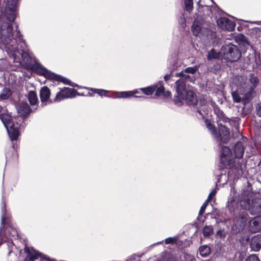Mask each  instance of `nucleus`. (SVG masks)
<instances>
[{"label": "nucleus", "mask_w": 261, "mask_h": 261, "mask_svg": "<svg viewBox=\"0 0 261 261\" xmlns=\"http://www.w3.org/2000/svg\"><path fill=\"white\" fill-rule=\"evenodd\" d=\"M181 22H182L183 23H185V21H186V20H185V18L184 17L181 18Z\"/></svg>", "instance_id": "nucleus-51"}, {"label": "nucleus", "mask_w": 261, "mask_h": 261, "mask_svg": "<svg viewBox=\"0 0 261 261\" xmlns=\"http://www.w3.org/2000/svg\"><path fill=\"white\" fill-rule=\"evenodd\" d=\"M165 97H169L171 96V92L170 91H166V92H164V93H163V94Z\"/></svg>", "instance_id": "nucleus-48"}, {"label": "nucleus", "mask_w": 261, "mask_h": 261, "mask_svg": "<svg viewBox=\"0 0 261 261\" xmlns=\"http://www.w3.org/2000/svg\"><path fill=\"white\" fill-rule=\"evenodd\" d=\"M244 148L241 142H237L234 148V152L236 157L237 158H241L243 156Z\"/></svg>", "instance_id": "nucleus-20"}, {"label": "nucleus", "mask_w": 261, "mask_h": 261, "mask_svg": "<svg viewBox=\"0 0 261 261\" xmlns=\"http://www.w3.org/2000/svg\"><path fill=\"white\" fill-rule=\"evenodd\" d=\"M16 125H20V124H19L18 122H16Z\"/></svg>", "instance_id": "nucleus-54"}, {"label": "nucleus", "mask_w": 261, "mask_h": 261, "mask_svg": "<svg viewBox=\"0 0 261 261\" xmlns=\"http://www.w3.org/2000/svg\"><path fill=\"white\" fill-rule=\"evenodd\" d=\"M217 192V191H216V189H214L209 194L207 198V201H211L212 199V197L213 196H214L216 194Z\"/></svg>", "instance_id": "nucleus-45"}, {"label": "nucleus", "mask_w": 261, "mask_h": 261, "mask_svg": "<svg viewBox=\"0 0 261 261\" xmlns=\"http://www.w3.org/2000/svg\"><path fill=\"white\" fill-rule=\"evenodd\" d=\"M250 247L252 250L257 252L261 248V235L253 236L250 242Z\"/></svg>", "instance_id": "nucleus-17"}, {"label": "nucleus", "mask_w": 261, "mask_h": 261, "mask_svg": "<svg viewBox=\"0 0 261 261\" xmlns=\"http://www.w3.org/2000/svg\"><path fill=\"white\" fill-rule=\"evenodd\" d=\"M19 41H22L20 32L17 30L13 32V28L11 24L7 22H2L0 24V39L3 43L8 44L12 39Z\"/></svg>", "instance_id": "nucleus-2"}, {"label": "nucleus", "mask_w": 261, "mask_h": 261, "mask_svg": "<svg viewBox=\"0 0 261 261\" xmlns=\"http://www.w3.org/2000/svg\"><path fill=\"white\" fill-rule=\"evenodd\" d=\"M41 261H56L54 259L50 258L46 255L42 256Z\"/></svg>", "instance_id": "nucleus-46"}, {"label": "nucleus", "mask_w": 261, "mask_h": 261, "mask_svg": "<svg viewBox=\"0 0 261 261\" xmlns=\"http://www.w3.org/2000/svg\"><path fill=\"white\" fill-rule=\"evenodd\" d=\"M10 95L11 92L10 90L8 88H4L0 94V97L3 99H6L9 97Z\"/></svg>", "instance_id": "nucleus-32"}, {"label": "nucleus", "mask_w": 261, "mask_h": 261, "mask_svg": "<svg viewBox=\"0 0 261 261\" xmlns=\"http://www.w3.org/2000/svg\"><path fill=\"white\" fill-rule=\"evenodd\" d=\"M210 202V201H207V200L206 199V200L204 202V203L203 204V205L201 207L199 212H204L205 210L206 207L207 206H210L212 207V204H209Z\"/></svg>", "instance_id": "nucleus-40"}, {"label": "nucleus", "mask_w": 261, "mask_h": 261, "mask_svg": "<svg viewBox=\"0 0 261 261\" xmlns=\"http://www.w3.org/2000/svg\"><path fill=\"white\" fill-rule=\"evenodd\" d=\"M239 81L241 82L240 84L242 87L245 88V87H247L251 88V89L253 90L259 83L258 78L253 74L250 75L249 80L245 76H241L239 79Z\"/></svg>", "instance_id": "nucleus-8"}, {"label": "nucleus", "mask_w": 261, "mask_h": 261, "mask_svg": "<svg viewBox=\"0 0 261 261\" xmlns=\"http://www.w3.org/2000/svg\"><path fill=\"white\" fill-rule=\"evenodd\" d=\"M164 91V88L163 86H160L158 87V88H156L155 90V95L156 96H160L161 95L163 94Z\"/></svg>", "instance_id": "nucleus-39"}, {"label": "nucleus", "mask_w": 261, "mask_h": 261, "mask_svg": "<svg viewBox=\"0 0 261 261\" xmlns=\"http://www.w3.org/2000/svg\"><path fill=\"white\" fill-rule=\"evenodd\" d=\"M28 99L32 106L36 105L38 102V98L36 93L33 91H30L28 93Z\"/></svg>", "instance_id": "nucleus-24"}, {"label": "nucleus", "mask_w": 261, "mask_h": 261, "mask_svg": "<svg viewBox=\"0 0 261 261\" xmlns=\"http://www.w3.org/2000/svg\"><path fill=\"white\" fill-rule=\"evenodd\" d=\"M256 110L257 111V114L261 117V102L258 105V106L256 107Z\"/></svg>", "instance_id": "nucleus-47"}, {"label": "nucleus", "mask_w": 261, "mask_h": 261, "mask_svg": "<svg viewBox=\"0 0 261 261\" xmlns=\"http://www.w3.org/2000/svg\"><path fill=\"white\" fill-rule=\"evenodd\" d=\"M184 71L180 73L181 79L176 82V92L178 96L182 99L187 100L190 104H197V99L195 94L191 90L186 88L184 80L188 79L190 76Z\"/></svg>", "instance_id": "nucleus-1"}, {"label": "nucleus", "mask_w": 261, "mask_h": 261, "mask_svg": "<svg viewBox=\"0 0 261 261\" xmlns=\"http://www.w3.org/2000/svg\"><path fill=\"white\" fill-rule=\"evenodd\" d=\"M217 22L221 29L229 31L233 30L236 25L233 22L224 17L218 19Z\"/></svg>", "instance_id": "nucleus-12"}, {"label": "nucleus", "mask_w": 261, "mask_h": 261, "mask_svg": "<svg viewBox=\"0 0 261 261\" xmlns=\"http://www.w3.org/2000/svg\"><path fill=\"white\" fill-rule=\"evenodd\" d=\"M181 100H185V99H181L180 97H179V96L177 95V97H175V99H174L175 104H176V105H181ZM186 101H187V102L189 105H195V104H190V103H189L187 100H186Z\"/></svg>", "instance_id": "nucleus-42"}, {"label": "nucleus", "mask_w": 261, "mask_h": 261, "mask_svg": "<svg viewBox=\"0 0 261 261\" xmlns=\"http://www.w3.org/2000/svg\"><path fill=\"white\" fill-rule=\"evenodd\" d=\"M213 232V228L212 226H205L203 229V234L205 237H210Z\"/></svg>", "instance_id": "nucleus-28"}, {"label": "nucleus", "mask_w": 261, "mask_h": 261, "mask_svg": "<svg viewBox=\"0 0 261 261\" xmlns=\"http://www.w3.org/2000/svg\"><path fill=\"white\" fill-rule=\"evenodd\" d=\"M246 261H260L258 257L256 255H252L250 256L246 260Z\"/></svg>", "instance_id": "nucleus-44"}, {"label": "nucleus", "mask_w": 261, "mask_h": 261, "mask_svg": "<svg viewBox=\"0 0 261 261\" xmlns=\"http://www.w3.org/2000/svg\"><path fill=\"white\" fill-rule=\"evenodd\" d=\"M221 54L227 62L237 61L241 57V53L237 46L232 44H226L221 48Z\"/></svg>", "instance_id": "nucleus-4"}, {"label": "nucleus", "mask_w": 261, "mask_h": 261, "mask_svg": "<svg viewBox=\"0 0 261 261\" xmlns=\"http://www.w3.org/2000/svg\"><path fill=\"white\" fill-rule=\"evenodd\" d=\"M205 122L207 128L211 131L212 134L218 137L214 126L208 120H205Z\"/></svg>", "instance_id": "nucleus-31"}, {"label": "nucleus", "mask_w": 261, "mask_h": 261, "mask_svg": "<svg viewBox=\"0 0 261 261\" xmlns=\"http://www.w3.org/2000/svg\"><path fill=\"white\" fill-rule=\"evenodd\" d=\"M0 119L5 126L10 139L15 140L19 136V131L17 126H15L12 117L8 114L0 115Z\"/></svg>", "instance_id": "nucleus-5"}, {"label": "nucleus", "mask_w": 261, "mask_h": 261, "mask_svg": "<svg viewBox=\"0 0 261 261\" xmlns=\"http://www.w3.org/2000/svg\"><path fill=\"white\" fill-rule=\"evenodd\" d=\"M167 261H178V260L174 257H170L168 258Z\"/></svg>", "instance_id": "nucleus-49"}, {"label": "nucleus", "mask_w": 261, "mask_h": 261, "mask_svg": "<svg viewBox=\"0 0 261 261\" xmlns=\"http://www.w3.org/2000/svg\"><path fill=\"white\" fill-rule=\"evenodd\" d=\"M1 224L3 226L0 227V230L2 232L3 229H5L4 234L6 236L8 241L9 240L17 239L19 237L17 230L11 224V220L10 215L8 213H4L2 216Z\"/></svg>", "instance_id": "nucleus-3"}, {"label": "nucleus", "mask_w": 261, "mask_h": 261, "mask_svg": "<svg viewBox=\"0 0 261 261\" xmlns=\"http://www.w3.org/2000/svg\"><path fill=\"white\" fill-rule=\"evenodd\" d=\"M198 69V66H195L193 67H188L185 70L186 73H190L191 74H194Z\"/></svg>", "instance_id": "nucleus-34"}, {"label": "nucleus", "mask_w": 261, "mask_h": 261, "mask_svg": "<svg viewBox=\"0 0 261 261\" xmlns=\"http://www.w3.org/2000/svg\"><path fill=\"white\" fill-rule=\"evenodd\" d=\"M231 151L227 146H223L221 149V162L225 168L229 166L231 162Z\"/></svg>", "instance_id": "nucleus-9"}, {"label": "nucleus", "mask_w": 261, "mask_h": 261, "mask_svg": "<svg viewBox=\"0 0 261 261\" xmlns=\"http://www.w3.org/2000/svg\"><path fill=\"white\" fill-rule=\"evenodd\" d=\"M200 30L201 27L199 25L198 23L197 22L194 21L192 27V31L193 35L195 36H197L200 32Z\"/></svg>", "instance_id": "nucleus-27"}, {"label": "nucleus", "mask_w": 261, "mask_h": 261, "mask_svg": "<svg viewBox=\"0 0 261 261\" xmlns=\"http://www.w3.org/2000/svg\"><path fill=\"white\" fill-rule=\"evenodd\" d=\"M226 235V232L223 229H220L216 233V236L219 238H224Z\"/></svg>", "instance_id": "nucleus-37"}, {"label": "nucleus", "mask_w": 261, "mask_h": 261, "mask_svg": "<svg viewBox=\"0 0 261 261\" xmlns=\"http://www.w3.org/2000/svg\"><path fill=\"white\" fill-rule=\"evenodd\" d=\"M249 240H250V238L248 235H245V236L242 237L240 239L241 243H242L243 244L248 242L249 241Z\"/></svg>", "instance_id": "nucleus-41"}, {"label": "nucleus", "mask_w": 261, "mask_h": 261, "mask_svg": "<svg viewBox=\"0 0 261 261\" xmlns=\"http://www.w3.org/2000/svg\"><path fill=\"white\" fill-rule=\"evenodd\" d=\"M246 225L245 219L243 217L236 218L232 225V230L234 233H238L242 231Z\"/></svg>", "instance_id": "nucleus-13"}, {"label": "nucleus", "mask_w": 261, "mask_h": 261, "mask_svg": "<svg viewBox=\"0 0 261 261\" xmlns=\"http://www.w3.org/2000/svg\"><path fill=\"white\" fill-rule=\"evenodd\" d=\"M156 88V86H152L147 88H141V90L145 94L147 95H151L155 91Z\"/></svg>", "instance_id": "nucleus-26"}, {"label": "nucleus", "mask_w": 261, "mask_h": 261, "mask_svg": "<svg viewBox=\"0 0 261 261\" xmlns=\"http://www.w3.org/2000/svg\"><path fill=\"white\" fill-rule=\"evenodd\" d=\"M137 91H126L122 92L117 97L119 98H127L132 96L134 94L137 93Z\"/></svg>", "instance_id": "nucleus-30"}, {"label": "nucleus", "mask_w": 261, "mask_h": 261, "mask_svg": "<svg viewBox=\"0 0 261 261\" xmlns=\"http://www.w3.org/2000/svg\"><path fill=\"white\" fill-rule=\"evenodd\" d=\"M185 7L187 11L191 12L193 9V0H185Z\"/></svg>", "instance_id": "nucleus-29"}, {"label": "nucleus", "mask_w": 261, "mask_h": 261, "mask_svg": "<svg viewBox=\"0 0 261 261\" xmlns=\"http://www.w3.org/2000/svg\"><path fill=\"white\" fill-rule=\"evenodd\" d=\"M256 203H258V205H254L255 207L257 209L258 212H261V198H256L255 199Z\"/></svg>", "instance_id": "nucleus-43"}, {"label": "nucleus", "mask_w": 261, "mask_h": 261, "mask_svg": "<svg viewBox=\"0 0 261 261\" xmlns=\"http://www.w3.org/2000/svg\"><path fill=\"white\" fill-rule=\"evenodd\" d=\"M5 109L2 108V107H0V115H3V114H6V113H5Z\"/></svg>", "instance_id": "nucleus-50"}, {"label": "nucleus", "mask_w": 261, "mask_h": 261, "mask_svg": "<svg viewBox=\"0 0 261 261\" xmlns=\"http://www.w3.org/2000/svg\"><path fill=\"white\" fill-rule=\"evenodd\" d=\"M243 89H244V88L242 87L241 84H240V87L238 88L236 91L232 92L231 95L233 100L234 102H242Z\"/></svg>", "instance_id": "nucleus-18"}, {"label": "nucleus", "mask_w": 261, "mask_h": 261, "mask_svg": "<svg viewBox=\"0 0 261 261\" xmlns=\"http://www.w3.org/2000/svg\"><path fill=\"white\" fill-rule=\"evenodd\" d=\"M241 206L242 207V209L249 210V203L245 200H241L240 203Z\"/></svg>", "instance_id": "nucleus-38"}, {"label": "nucleus", "mask_w": 261, "mask_h": 261, "mask_svg": "<svg viewBox=\"0 0 261 261\" xmlns=\"http://www.w3.org/2000/svg\"><path fill=\"white\" fill-rule=\"evenodd\" d=\"M250 230L252 232H256L261 230V216L255 217L250 221Z\"/></svg>", "instance_id": "nucleus-15"}, {"label": "nucleus", "mask_w": 261, "mask_h": 261, "mask_svg": "<svg viewBox=\"0 0 261 261\" xmlns=\"http://www.w3.org/2000/svg\"><path fill=\"white\" fill-rule=\"evenodd\" d=\"M219 133L220 139L224 142L228 140L229 132L228 128L222 125H219Z\"/></svg>", "instance_id": "nucleus-21"}, {"label": "nucleus", "mask_w": 261, "mask_h": 261, "mask_svg": "<svg viewBox=\"0 0 261 261\" xmlns=\"http://www.w3.org/2000/svg\"><path fill=\"white\" fill-rule=\"evenodd\" d=\"M41 74L44 75L47 78H50L53 80L61 82L65 84L70 85V82L68 79L60 75L51 73L45 69H42L41 70Z\"/></svg>", "instance_id": "nucleus-11"}, {"label": "nucleus", "mask_w": 261, "mask_h": 261, "mask_svg": "<svg viewBox=\"0 0 261 261\" xmlns=\"http://www.w3.org/2000/svg\"><path fill=\"white\" fill-rule=\"evenodd\" d=\"M178 239L177 237L168 238L165 240V243L166 244H174L176 243Z\"/></svg>", "instance_id": "nucleus-33"}, {"label": "nucleus", "mask_w": 261, "mask_h": 261, "mask_svg": "<svg viewBox=\"0 0 261 261\" xmlns=\"http://www.w3.org/2000/svg\"><path fill=\"white\" fill-rule=\"evenodd\" d=\"M237 206V203L235 201H231L228 202V211L230 212H234L236 211L234 206Z\"/></svg>", "instance_id": "nucleus-35"}, {"label": "nucleus", "mask_w": 261, "mask_h": 261, "mask_svg": "<svg viewBox=\"0 0 261 261\" xmlns=\"http://www.w3.org/2000/svg\"><path fill=\"white\" fill-rule=\"evenodd\" d=\"M76 93L77 92L75 89L65 87L57 94L54 101H60L64 98L73 97L76 95Z\"/></svg>", "instance_id": "nucleus-7"}, {"label": "nucleus", "mask_w": 261, "mask_h": 261, "mask_svg": "<svg viewBox=\"0 0 261 261\" xmlns=\"http://www.w3.org/2000/svg\"><path fill=\"white\" fill-rule=\"evenodd\" d=\"M199 254L203 257H206L211 253V249L207 245H202L199 248Z\"/></svg>", "instance_id": "nucleus-23"}, {"label": "nucleus", "mask_w": 261, "mask_h": 261, "mask_svg": "<svg viewBox=\"0 0 261 261\" xmlns=\"http://www.w3.org/2000/svg\"><path fill=\"white\" fill-rule=\"evenodd\" d=\"M50 90L46 86L42 87L40 90V98L42 102H46L50 97Z\"/></svg>", "instance_id": "nucleus-19"}, {"label": "nucleus", "mask_w": 261, "mask_h": 261, "mask_svg": "<svg viewBox=\"0 0 261 261\" xmlns=\"http://www.w3.org/2000/svg\"><path fill=\"white\" fill-rule=\"evenodd\" d=\"M169 78V75H166L164 76V79L165 80H167Z\"/></svg>", "instance_id": "nucleus-52"}, {"label": "nucleus", "mask_w": 261, "mask_h": 261, "mask_svg": "<svg viewBox=\"0 0 261 261\" xmlns=\"http://www.w3.org/2000/svg\"><path fill=\"white\" fill-rule=\"evenodd\" d=\"M20 54L21 55L22 62L26 65H28L31 61V59L28 51L24 49L22 50Z\"/></svg>", "instance_id": "nucleus-25"}, {"label": "nucleus", "mask_w": 261, "mask_h": 261, "mask_svg": "<svg viewBox=\"0 0 261 261\" xmlns=\"http://www.w3.org/2000/svg\"><path fill=\"white\" fill-rule=\"evenodd\" d=\"M90 90L92 91L97 93L99 95H106V93L107 92V91L102 89H94V88H91Z\"/></svg>", "instance_id": "nucleus-36"}, {"label": "nucleus", "mask_w": 261, "mask_h": 261, "mask_svg": "<svg viewBox=\"0 0 261 261\" xmlns=\"http://www.w3.org/2000/svg\"><path fill=\"white\" fill-rule=\"evenodd\" d=\"M223 58L222 54H221V50L219 53H217L215 49H212L208 53L207 56V59L211 60L214 59H221Z\"/></svg>", "instance_id": "nucleus-22"}, {"label": "nucleus", "mask_w": 261, "mask_h": 261, "mask_svg": "<svg viewBox=\"0 0 261 261\" xmlns=\"http://www.w3.org/2000/svg\"><path fill=\"white\" fill-rule=\"evenodd\" d=\"M251 214L252 215H254V214L255 213H251Z\"/></svg>", "instance_id": "nucleus-55"}, {"label": "nucleus", "mask_w": 261, "mask_h": 261, "mask_svg": "<svg viewBox=\"0 0 261 261\" xmlns=\"http://www.w3.org/2000/svg\"><path fill=\"white\" fill-rule=\"evenodd\" d=\"M17 110L18 114L22 117V118L28 116L31 111L28 104L24 102H22L18 105Z\"/></svg>", "instance_id": "nucleus-16"}, {"label": "nucleus", "mask_w": 261, "mask_h": 261, "mask_svg": "<svg viewBox=\"0 0 261 261\" xmlns=\"http://www.w3.org/2000/svg\"><path fill=\"white\" fill-rule=\"evenodd\" d=\"M24 252L27 254L26 259L29 261H35L39 258L41 260L42 256L45 255L28 246L25 247Z\"/></svg>", "instance_id": "nucleus-10"}, {"label": "nucleus", "mask_w": 261, "mask_h": 261, "mask_svg": "<svg viewBox=\"0 0 261 261\" xmlns=\"http://www.w3.org/2000/svg\"><path fill=\"white\" fill-rule=\"evenodd\" d=\"M18 0H4L6 3L5 13L10 21H13L16 17V5Z\"/></svg>", "instance_id": "nucleus-6"}, {"label": "nucleus", "mask_w": 261, "mask_h": 261, "mask_svg": "<svg viewBox=\"0 0 261 261\" xmlns=\"http://www.w3.org/2000/svg\"><path fill=\"white\" fill-rule=\"evenodd\" d=\"M253 97V89L251 88L245 87L243 89L242 94V101L243 104L245 106L248 104Z\"/></svg>", "instance_id": "nucleus-14"}, {"label": "nucleus", "mask_w": 261, "mask_h": 261, "mask_svg": "<svg viewBox=\"0 0 261 261\" xmlns=\"http://www.w3.org/2000/svg\"><path fill=\"white\" fill-rule=\"evenodd\" d=\"M163 241H161V242H158V243H156V244H161V243H163Z\"/></svg>", "instance_id": "nucleus-53"}]
</instances>
